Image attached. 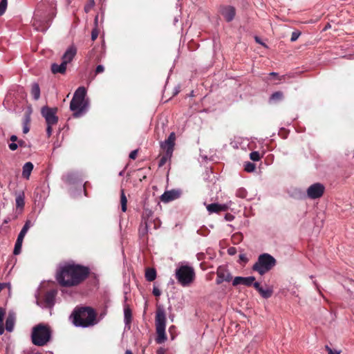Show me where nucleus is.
<instances>
[{
  "label": "nucleus",
  "mask_w": 354,
  "mask_h": 354,
  "mask_svg": "<svg viewBox=\"0 0 354 354\" xmlns=\"http://www.w3.org/2000/svg\"><path fill=\"white\" fill-rule=\"evenodd\" d=\"M224 280L222 279V278H220L218 276H217V278H216V284H221Z\"/></svg>",
  "instance_id": "nucleus-54"
},
{
  "label": "nucleus",
  "mask_w": 354,
  "mask_h": 354,
  "mask_svg": "<svg viewBox=\"0 0 354 354\" xmlns=\"http://www.w3.org/2000/svg\"><path fill=\"white\" fill-rule=\"evenodd\" d=\"M138 149L132 151L129 154V158L135 160L137 158Z\"/></svg>",
  "instance_id": "nucleus-42"
},
{
  "label": "nucleus",
  "mask_w": 354,
  "mask_h": 354,
  "mask_svg": "<svg viewBox=\"0 0 354 354\" xmlns=\"http://www.w3.org/2000/svg\"><path fill=\"white\" fill-rule=\"evenodd\" d=\"M217 276L222 278L225 281H230L232 279L231 274L222 266H219L216 272Z\"/></svg>",
  "instance_id": "nucleus-17"
},
{
  "label": "nucleus",
  "mask_w": 354,
  "mask_h": 354,
  "mask_svg": "<svg viewBox=\"0 0 354 354\" xmlns=\"http://www.w3.org/2000/svg\"><path fill=\"white\" fill-rule=\"evenodd\" d=\"M33 169V165L30 162L24 164L22 171V176L26 179H29L30 174Z\"/></svg>",
  "instance_id": "nucleus-20"
},
{
  "label": "nucleus",
  "mask_w": 354,
  "mask_h": 354,
  "mask_svg": "<svg viewBox=\"0 0 354 354\" xmlns=\"http://www.w3.org/2000/svg\"><path fill=\"white\" fill-rule=\"evenodd\" d=\"M100 58L99 57H97L95 59V60H94V62H100Z\"/></svg>",
  "instance_id": "nucleus-62"
},
{
  "label": "nucleus",
  "mask_w": 354,
  "mask_h": 354,
  "mask_svg": "<svg viewBox=\"0 0 354 354\" xmlns=\"http://www.w3.org/2000/svg\"><path fill=\"white\" fill-rule=\"evenodd\" d=\"M259 293L261 295L262 297L265 299H268L272 297L273 294V290L270 288H268L266 290L262 288L261 290H259Z\"/></svg>",
  "instance_id": "nucleus-28"
},
{
  "label": "nucleus",
  "mask_w": 354,
  "mask_h": 354,
  "mask_svg": "<svg viewBox=\"0 0 354 354\" xmlns=\"http://www.w3.org/2000/svg\"><path fill=\"white\" fill-rule=\"evenodd\" d=\"M218 12L227 22H231L236 16V8L230 5H222L220 6Z\"/></svg>",
  "instance_id": "nucleus-11"
},
{
  "label": "nucleus",
  "mask_w": 354,
  "mask_h": 354,
  "mask_svg": "<svg viewBox=\"0 0 354 354\" xmlns=\"http://www.w3.org/2000/svg\"><path fill=\"white\" fill-rule=\"evenodd\" d=\"M227 252L230 255H234L236 252V250L234 247H231L227 250Z\"/></svg>",
  "instance_id": "nucleus-48"
},
{
  "label": "nucleus",
  "mask_w": 354,
  "mask_h": 354,
  "mask_svg": "<svg viewBox=\"0 0 354 354\" xmlns=\"http://www.w3.org/2000/svg\"><path fill=\"white\" fill-rule=\"evenodd\" d=\"M209 214L216 213L218 214L221 212H226L229 207L226 204L211 203L206 207Z\"/></svg>",
  "instance_id": "nucleus-15"
},
{
  "label": "nucleus",
  "mask_w": 354,
  "mask_h": 354,
  "mask_svg": "<svg viewBox=\"0 0 354 354\" xmlns=\"http://www.w3.org/2000/svg\"><path fill=\"white\" fill-rule=\"evenodd\" d=\"M151 223H153V229L154 230H157L161 225V221L158 218L151 219Z\"/></svg>",
  "instance_id": "nucleus-35"
},
{
  "label": "nucleus",
  "mask_w": 354,
  "mask_h": 354,
  "mask_svg": "<svg viewBox=\"0 0 354 354\" xmlns=\"http://www.w3.org/2000/svg\"><path fill=\"white\" fill-rule=\"evenodd\" d=\"M66 66L67 65L64 64V63L62 62L60 64H57L56 63H53L51 64V72L53 74L60 73V74H65L66 71Z\"/></svg>",
  "instance_id": "nucleus-18"
},
{
  "label": "nucleus",
  "mask_w": 354,
  "mask_h": 354,
  "mask_svg": "<svg viewBox=\"0 0 354 354\" xmlns=\"http://www.w3.org/2000/svg\"><path fill=\"white\" fill-rule=\"evenodd\" d=\"M57 112V108H50L48 106L41 108V115L45 118L47 124L46 133L48 137H50L52 134V126L58 122V117L56 115Z\"/></svg>",
  "instance_id": "nucleus-9"
},
{
  "label": "nucleus",
  "mask_w": 354,
  "mask_h": 354,
  "mask_svg": "<svg viewBox=\"0 0 354 354\" xmlns=\"http://www.w3.org/2000/svg\"><path fill=\"white\" fill-rule=\"evenodd\" d=\"M175 140L176 134L174 132H171L165 142H160V148L163 153L160 155V158L158 162L159 167L164 166L167 161L171 158L174 149Z\"/></svg>",
  "instance_id": "nucleus-7"
},
{
  "label": "nucleus",
  "mask_w": 354,
  "mask_h": 354,
  "mask_svg": "<svg viewBox=\"0 0 354 354\" xmlns=\"http://www.w3.org/2000/svg\"><path fill=\"white\" fill-rule=\"evenodd\" d=\"M31 94L35 100H37L40 97V88L39 84L34 83L31 87Z\"/></svg>",
  "instance_id": "nucleus-25"
},
{
  "label": "nucleus",
  "mask_w": 354,
  "mask_h": 354,
  "mask_svg": "<svg viewBox=\"0 0 354 354\" xmlns=\"http://www.w3.org/2000/svg\"><path fill=\"white\" fill-rule=\"evenodd\" d=\"M94 53H95L94 50H92L91 51H90V52H89L88 56H89V58H90V59L93 57V55H94Z\"/></svg>",
  "instance_id": "nucleus-57"
},
{
  "label": "nucleus",
  "mask_w": 354,
  "mask_h": 354,
  "mask_svg": "<svg viewBox=\"0 0 354 354\" xmlns=\"http://www.w3.org/2000/svg\"><path fill=\"white\" fill-rule=\"evenodd\" d=\"M326 349L328 351V353H330V350H332L329 346H326Z\"/></svg>",
  "instance_id": "nucleus-60"
},
{
  "label": "nucleus",
  "mask_w": 354,
  "mask_h": 354,
  "mask_svg": "<svg viewBox=\"0 0 354 354\" xmlns=\"http://www.w3.org/2000/svg\"><path fill=\"white\" fill-rule=\"evenodd\" d=\"M4 332V327L3 322H0V335H2Z\"/></svg>",
  "instance_id": "nucleus-53"
},
{
  "label": "nucleus",
  "mask_w": 354,
  "mask_h": 354,
  "mask_svg": "<svg viewBox=\"0 0 354 354\" xmlns=\"http://www.w3.org/2000/svg\"><path fill=\"white\" fill-rule=\"evenodd\" d=\"M8 1L1 0L0 2V15H2L6 12L7 8Z\"/></svg>",
  "instance_id": "nucleus-34"
},
{
  "label": "nucleus",
  "mask_w": 354,
  "mask_h": 354,
  "mask_svg": "<svg viewBox=\"0 0 354 354\" xmlns=\"http://www.w3.org/2000/svg\"><path fill=\"white\" fill-rule=\"evenodd\" d=\"M145 278L148 281H153L156 278V271L154 268H147L145 272Z\"/></svg>",
  "instance_id": "nucleus-24"
},
{
  "label": "nucleus",
  "mask_w": 354,
  "mask_h": 354,
  "mask_svg": "<svg viewBox=\"0 0 354 354\" xmlns=\"http://www.w3.org/2000/svg\"><path fill=\"white\" fill-rule=\"evenodd\" d=\"M21 246H22V243L18 242L16 241V243L15 245V248L13 250V254L15 255L20 254L21 250Z\"/></svg>",
  "instance_id": "nucleus-33"
},
{
  "label": "nucleus",
  "mask_w": 354,
  "mask_h": 354,
  "mask_svg": "<svg viewBox=\"0 0 354 354\" xmlns=\"http://www.w3.org/2000/svg\"><path fill=\"white\" fill-rule=\"evenodd\" d=\"M104 71V67L102 65H98L95 70V76L102 73Z\"/></svg>",
  "instance_id": "nucleus-41"
},
{
  "label": "nucleus",
  "mask_w": 354,
  "mask_h": 354,
  "mask_svg": "<svg viewBox=\"0 0 354 354\" xmlns=\"http://www.w3.org/2000/svg\"><path fill=\"white\" fill-rule=\"evenodd\" d=\"M166 350L164 348H158L156 353L157 354H165Z\"/></svg>",
  "instance_id": "nucleus-50"
},
{
  "label": "nucleus",
  "mask_w": 354,
  "mask_h": 354,
  "mask_svg": "<svg viewBox=\"0 0 354 354\" xmlns=\"http://www.w3.org/2000/svg\"><path fill=\"white\" fill-rule=\"evenodd\" d=\"M86 94L85 88L80 86L75 91L73 95L70 103V109L73 111V116L75 118H79L86 112L88 106V103L85 100Z\"/></svg>",
  "instance_id": "nucleus-3"
},
{
  "label": "nucleus",
  "mask_w": 354,
  "mask_h": 354,
  "mask_svg": "<svg viewBox=\"0 0 354 354\" xmlns=\"http://www.w3.org/2000/svg\"><path fill=\"white\" fill-rule=\"evenodd\" d=\"M256 168V166L254 163L252 162H247L245 164V167H244V169L245 171H246L247 172H252L254 171Z\"/></svg>",
  "instance_id": "nucleus-31"
},
{
  "label": "nucleus",
  "mask_w": 354,
  "mask_h": 354,
  "mask_svg": "<svg viewBox=\"0 0 354 354\" xmlns=\"http://www.w3.org/2000/svg\"><path fill=\"white\" fill-rule=\"evenodd\" d=\"M5 315V310L0 308V322H3V317Z\"/></svg>",
  "instance_id": "nucleus-49"
},
{
  "label": "nucleus",
  "mask_w": 354,
  "mask_h": 354,
  "mask_svg": "<svg viewBox=\"0 0 354 354\" xmlns=\"http://www.w3.org/2000/svg\"><path fill=\"white\" fill-rule=\"evenodd\" d=\"M250 158L253 161H259L261 156L259 151H254L250 153Z\"/></svg>",
  "instance_id": "nucleus-32"
},
{
  "label": "nucleus",
  "mask_w": 354,
  "mask_h": 354,
  "mask_svg": "<svg viewBox=\"0 0 354 354\" xmlns=\"http://www.w3.org/2000/svg\"><path fill=\"white\" fill-rule=\"evenodd\" d=\"M150 230L149 222L146 221L145 223H142L139 228V234L140 236H147L148 232Z\"/></svg>",
  "instance_id": "nucleus-21"
},
{
  "label": "nucleus",
  "mask_w": 354,
  "mask_h": 354,
  "mask_svg": "<svg viewBox=\"0 0 354 354\" xmlns=\"http://www.w3.org/2000/svg\"><path fill=\"white\" fill-rule=\"evenodd\" d=\"M71 318L75 326L88 328L98 324L103 315L98 317L95 310L90 306H77L73 310Z\"/></svg>",
  "instance_id": "nucleus-2"
},
{
  "label": "nucleus",
  "mask_w": 354,
  "mask_h": 354,
  "mask_svg": "<svg viewBox=\"0 0 354 354\" xmlns=\"http://www.w3.org/2000/svg\"><path fill=\"white\" fill-rule=\"evenodd\" d=\"M10 221V218H7L4 219L3 223V224H6V223H8Z\"/></svg>",
  "instance_id": "nucleus-58"
},
{
  "label": "nucleus",
  "mask_w": 354,
  "mask_h": 354,
  "mask_svg": "<svg viewBox=\"0 0 354 354\" xmlns=\"http://www.w3.org/2000/svg\"><path fill=\"white\" fill-rule=\"evenodd\" d=\"M176 279L183 287L189 286L195 279V272L192 267L180 266L176 270Z\"/></svg>",
  "instance_id": "nucleus-8"
},
{
  "label": "nucleus",
  "mask_w": 354,
  "mask_h": 354,
  "mask_svg": "<svg viewBox=\"0 0 354 354\" xmlns=\"http://www.w3.org/2000/svg\"><path fill=\"white\" fill-rule=\"evenodd\" d=\"M120 203H121V209L123 212H125L127 209V199L124 193V191L122 190L121 196H120Z\"/></svg>",
  "instance_id": "nucleus-29"
},
{
  "label": "nucleus",
  "mask_w": 354,
  "mask_h": 354,
  "mask_svg": "<svg viewBox=\"0 0 354 354\" xmlns=\"http://www.w3.org/2000/svg\"><path fill=\"white\" fill-rule=\"evenodd\" d=\"M239 259H240L241 261H247V258L245 257V256L244 254H240V255H239Z\"/></svg>",
  "instance_id": "nucleus-56"
},
{
  "label": "nucleus",
  "mask_w": 354,
  "mask_h": 354,
  "mask_svg": "<svg viewBox=\"0 0 354 354\" xmlns=\"http://www.w3.org/2000/svg\"><path fill=\"white\" fill-rule=\"evenodd\" d=\"M153 212L151 210L149 209H145L143 211L142 215V223H145L146 221H149V223H151V219L153 218L152 216Z\"/></svg>",
  "instance_id": "nucleus-27"
},
{
  "label": "nucleus",
  "mask_w": 354,
  "mask_h": 354,
  "mask_svg": "<svg viewBox=\"0 0 354 354\" xmlns=\"http://www.w3.org/2000/svg\"><path fill=\"white\" fill-rule=\"evenodd\" d=\"M270 76H277L278 74L277 73H274V72H272L270 73Z\"/></svg>",
  "instance_id": "nucleus-59"
},
{
  "label": "nucleus",
  "mask_w": 354,
  "mask_h": 354,
  "mask_svg": "<svg viewBox=\"0 0 354 354\" xmlns=\"http://www.w3.org/2000/svg\"><path fill=\"white\" fill-rule=\"evenodd\" d=\"M55 294L53 291L47 292L44 295V301L45 303L50 306L54 304Z\"/></svg>",
  "instance_id": "nucleus-22"
},
{
  "label": "nucleus",
  "mask_w": 354,
  "mask_h": 354,
  "mask_svg": "<svg viewBox=\"0 0 354 354\" xmlns=\"http://www.w3.org/2000/svg\"><path fill=\"white\" fill-rule=\"evenodd\" d=\"M17 145H18V147H26V146H27L26 142L23 140H18Z\"/></svg>",
  "instance_id": "nucleus-47"
},
{
  "label": "nucleus",
  "mask_w": 354,
  "mask_h": 354,
  "mask_svg": "<svg viewBox=\"0 0 354 354\" xmlns=\"http://www.w3.org/2000/svg\"><path fill=\"white\" fill-rule=\"evenodd\" d=\"M24 205V194L22 193L16 197V206L17 208H23Z\"/></svg>",
  "instance_id": "nucleus-30"
},
{
  "label": "nucleus",
  "mask_w": 354,
  "mask_h": 354,
  "mask_svg": "<svg viewBox=\"0 0 354 354\" xmlns=\"http://www.w3.org/2000/svg\"><path fill=\"white\" fill-rule=\"evenodd\" d=\"M153 294L156 297H159L161 295V291L158 288L154 286L153 289Z\"/></svg>",
  "instance_id": "nucleus-43"
},
{
  "label": "nucleus",
  "mask_w": 354,
  "mask_h": 354,
  "mask_svg": "<svg viewBox=\"0 0 354 354\" xmlns=\"http://www.w3.org/2000/svg\"><path fill=\"white\" fill-rule=\"evenodd\" d=\"M325 191L324 185L316 183L311 185L306 191L307 196L310 199H317L321 198Z\"/></svg>",
  "instance_id": "nucleus-10"
},
{
  "label": "nucleus",
  "mask_w": 354,
  "mask_h": 354,
  "mask_svg": "<svg viewBox=\"0 0 354 354\" xmlns=\"http://www.w3.org/2000/svg\"><path fill=\"white\" fill-rule=\"evenodd\" d=\"M180 190L171 189L169 191L165 192L163 194L160 196V200L162 202L166 203L180 198Z\"/></svg>",
  "instance_id": "nucleus-12"
},
{
  "label": "nucleus",
  "mask_w": 354,
  "mask_h": 354,
  "mask_svg": "<svg viewBox=\"0 0 354 354\" xmlns=\"http://www.w3.org/2000/svg\"><path fill=\"white\" fill-rule=\"evenodd\" d=\"M236 194L238 197L244 198L246 197L247 192L244 189H239V190H237Z\"/></svg>",
  "instance_id": "nucleus-39"
},
{
  "label": "nucleus",
  "mask_w": 354,
  "mask_h": 354,
  "mask_svg": "<svg viewBox=\"0 0 354 354\" xmlns=\"http://www.w3.org/2000/svg\"><path fill=\"white\" fill-rule=\"evenodd\" d=\"M98 35H99V30L97 27H95V28H93L92 30V32H91L92 41H95L97 38Z\"/></svg>",
  "instance_id": "nucleus-38"
},
{
  "label": "nucleus",
  "mask_w": 354,
  "mask_h": 354,
  "mask_svg": "<svg viewBox=\"0 0 354 354\" xmlns=\"http://www.w3.org/2000/svg\"><path fill=\"white\" fill-rule=\"evenodd\" d=\"M95 6L94 0H89L88 2L84 6V10L86 12H88Z\"/></svg>",
  "instance_id": "nucleus-36"
},
{
  "label": "nucleus",
  "mask_w": 354,
  "mask_h": 354,
  "mask_svg": "<svg viewBox=\"0 0 354 354\" xmlns=\"http://www.w3.org/2000/svg\"><path fill=\"white\" fill-rule=\"evenodd\" d=\"M155 325L157 334L156 342L157 344H162L167 339L165 333L166 314L164 308L160 306H158L156 308Z\"/></svg>",
  "instance_id": "nucleus-5"
},
{
  "label": "nucleus",
  "mask_w": 354,
  "mask_h": 354,
  "mask_svg": "<svg viewBox=\"0 0 354 354\" xmlns=\"http://www.w3.org/2000/svg\"><path fill=\"white\" fill-rule=\"evenodd\" d=\"M19 234V235H21V236L25 237V236H26V234L23 233L22 232H20Z\"/></svg>",
  "instance_id": "nucleus-64"
},
{
  "label": "nucleus",
  "mask_w": 354,
  "mask_h": 354,
  "mask_svg": "<svg viewBox=\"0 0 354 354\" xmlns=\"http://www.w3.org/2000/svg\"><path fill=\"white\" fill-rule=\"evenodd\" d=\"M284 97L282 91H276L273 93L270 97V102H277L282 100Z\"/></svg>",
  "instance_id": "nucleus-23"
},
{
  "label": "nucleus",
  "mask_w": 354,
  "mask_h": 354,
  "mask_svg": "<svg viewBox=\"0 0 354 354\" xmlns=\"http://www.w3.org/2000/svg\"><path fill=\"white\" fill-rule=\"evenodd\" d=\"M90 274L89 268L75 263H67L60 267L55 275L59 286L66 288L77 286L84 282Z\"/></svg>",
  "instance_id": "nucleus-1"
},
{
  "label": "nucleus",
  "mask_w": 354,
  "mask_h": 354,
  "mask_svg": "<svg viewBox=\"0 0 354 354\" xmlns=\"http://www.w3.org/2000/svg\"><path fill=\"white\" fill-rule=\"evenodd\" d=\"M125 354H133V353L130 350H127Z\"/></svg>",
  "instance_id": "nucleus-61"
},
{
  "label": "nucleus",
  "mask_w": 354,
  "mask_h": 354,
  "mask_svg": "<svg viewBox=\"0 0 354 354\" xmlns=\"http://www.w3.org/2000/svg\"><path fill=\"white\" fill-rule=\"evenodd\" d=\"M253 287L258 291L259 292V290H261L263 288L260 286V283L259 282H257V281H254L252 285Z\"/></svg>",
  "instance_id": "nucleus-45"
},
{
  "label": "nucleus",
  "mask_w": 354,
  "mask_h": 354,
  "mask_svg": "<svg viewBox=\"0 0 354 354\" xmlns=\"http://www.w3.org/2000/svg\"><path fill=\"white\" fill-rule=\"evenodd\" d=\"M8 286V283H0V292H1V290L4 288H6V287Z\"/></svg>",
  "instance_id": "nucleus-52"
},
{
  "label": "nucleus",
  "mask_w": 354,
  "mask_h": 354,
  "mask_svg": "<svg viewBox=\"0 0 354 354\" xmlns=\"http://www.w3.org/2000/svg\"><path fill=\"white\" fill-rule=\"evenodd\" d=\"M31 225H32V224H31L30 221H29V220L26 221L24 225L23 226L22 229H21V232L26 234L27 232L28 231V230L30 229V227H31Z\"/></svg>",
  "instance_id": "nucleus-37"
},
{
  "label": "nucleus",
  "mask_w": 354,
  "mask_h": 354,
  "mask_svg": "<svg viewBox=\"0 0 354 354\" xmlns=\"http://www.w3.org/2000/svg\"><path fill=\"white\" fill-rule=\"evenodd\" d=\"M234 216L230 213H227L225 216V219L227 221H232L234 220Z\"/></svg>",
  "instance_id": "nucleus-46"
},
{
  "label": "nucleus",
  "mask_w": 354,
  "mask_h": 354,
  "mask_svg": "<svg viewBox=\"0 0 354 354\" xmlns=\"http://www.w3.org/2000/svg\"><path fill=\"white\" fill-rule=\"evenodd\" d=\"M51 338V330L48 325L39 324L32 328L31 339L34 345L43 346Z\"/></svg>",
  "instance_id": "nucleus-4"
},
{
  "label": "nucleus",
  "mask_w": 354,
  "mask_h": 354,
  "mask_svg": "<svg viewBox=\"0 0 354 354\" xmlns=\"http://www.w3.org/2000/svg\"><path fill=\"white\" fill-rule=\"evenodd\" d=\"M300 35H301V32L299 31L292 32V33L291 35L290 41L292 42L295 41L299 38Z\"/></svg>",
  "instance_id": "nucleus-40"
},
{
  "label": "nucleus",
  "mask_w": 354,
  "mask_h": 354,
  "mask_svg": "<svg viewBox=\"0 0 354 354\" xmlns=\"http://www.w3.org/2000/svg\"><path fill=\"white\" fill-rule=\"evenodd\" d=\"M328 354H339V353H335L333 351V350H330V353Z\"/></svg>",
  "instance_id": "nucleus-63"
},
{
  "label": "nucleus",
  "mask_w": 354,
  "mask_h": 354,
  "mask_svg": "<svg viewBox=\"0 0 354 354\" xmlns=\"http://www.w3.org/2000/svg\"><path fill=\"white\" fill-rule=\"evenodd\" d=\"M8 147L11 151H15L18 148V145L15 142H12L8 145Z\"/></svg>",
  "instance_id": "nucleus-44"
},
{
  "label": "nucleus",
  "mask_w": 354,
  "mask_h": 354,
  "mask_svg": "<svg viewBox=\"0 0 354 354\" xmlns=\"http://www.w3.org/2000/svg\"><path fill=\"white\" fill-rule=\"evenodd\" d=\"M277 264L276 259L270 254H260L257 262L253 265L252 270L260 275H263L271 270Z\"/></svg>",
  "instance_id": "nucleus-6"
},
{
  "label": "nucleus",
  "mask_w": 354,
  "mask_h": 354,
  "mask_svg": "<svg viewBox=\"0 0 354 354\" xmlns=\"http://www.w3.org/2000/svg\"><path fill=\"white\" fill-rule=\"evenodd\" d=\"M10 141H12V142H17L18 141V138L17 136L15 135H12L10 138Z\"/></svg>",
  "instance_id": "nucleus-51"
},
{
  "label": "nucleus",
  "mask_w": 354,
  "mask_h": 354,
  "mask_svg": "<svg viewBox=\"0 0 354 354\" xmlns=\"http://www.w3.org/2000/svg\"><path fill=\"white\" fill-rule=\"evenodd\" d=\"M255 277L253 276L243 277H236L233 281L232 285L236 286L239 284H243L245 286H252L253 282L255 281Z\"/></svg>",
  "instance_id": "nucleus-14"
},
{
  "label": "nucleus",
  "mask_w": 354,
  "mask_h": 354,
  "mask_svg": "<svg viewBox=\"0 0 354 354\" xmlns=\"http://www.w3.org/2000/svg\"><path fill=\"white\" fill-rule=\"evenodd\" d=\"M31 111H27L24 113L23 120V133H27L30 131V124L31 122Z\"/></svg>",
  "instance_id": "nucleus-16"
},
{
  "label": "nucleus",
  "mask_w": 354,
  "mask_h": 354,
  "mask_svg": "<svg viewBox=\"0 0 354 354\" xmlns=\"http://www.w3.org/2000/svg\"><path fill=\"white\" fill-rule=\"evenodd\" d=\"M77 54V48L71 45L70 46L64 55L62 57V62L64 64L67 65L68 63L71 62Z\"/></svg>",
  "instance_id": "nucleus-13"
},
{
  "label": "nucleus",
  "mask_w": 354,
  "mask_h": 354,
  "mask_svg": "<svg viewBox=\"0 0 354 354\" xmlns=\"http://www.w3.org/2000/svg\"><path fill=\"white\" fill-rule=\"evenodd\" d=\"M15 322V315L10 313L6 320V329L11 332L12 331Z\"/></svg>",
  "instance_id": "nucleus-19"
},
{
  "label": "nucleus",
  "mask_w": 354,
  "mask_h": 354,
  "mask_svg": "<svg viewBox=\"0 0 354 354\" xmlns=\"http://www.w3.org/2000/svg\"><path fill=\"white\" fill-rule=\"evenodd\" d=\"M124 321L126 324H129L131 322L132 313L131 310L128 306H124Z\"/></svg>",
  "instance_id": "nucleus-26"
},
{
  "label": "nucleus",
  "mask_w": 354,
  "mask_h": 354,
  "mask_svg": "<svg viewBox=\"0 0 354 354\" xmlns=\"http://www.w3.org/2000/svg\"><path fill=\"white\" fill-rule=\"evenodd\" d=\"M24 239V236H21V235L19 234L18 237H17V241L21 242V243H23Z\"/></svg>",
  "instance_id": "nucleus-55"
}]
</instances>
